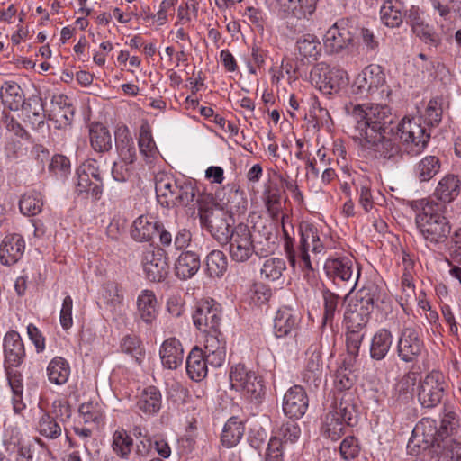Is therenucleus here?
I'll return each instance as SVG.
<instances>
[{
  "label": "nucleus",
  "instance_id": "nucleus-45",
  "mask_svg": "<svg viewBox=\"0 0 461 461\" xmlns=\"http://www.w3.org/2000/svg\"><path fill=\"white\" fill-rule=\"evenodd\" d=\"M263 200L268 214L277 218L283 209V191L276 185H269L263 194Z\"/></svg>",
  "mask_w": 461,
  "mask_h": 461
},
{
  "label": "nucleus",
  "instance_id": "nucleus-28",
  "mask_svg": "<svg viewBox=\"0 0 461 461\" xmlns=\"http://www.w3.org/2000/svg\"><path fill=\"white\" fill-rule=\"evenodd\" d=\"M461 180L458 176L447 174L444 176L435 189V196L443 203H451L460 194Z\"/></svg>",
  "mask_w": 461,
  "mask_h": 461
},
{
  "label": "nucleus",
  "instance_id": "nucleus-39",
  "mask_svg": "<svg viewBox=\"0 0 461 461\" xmlns=\"http://www.w3.org/2000/svg\"><path fill=\"white\" fill-rule=\"evenodd\" d=\"M440 159L437 156L429 155L416 163L414 175L420 182H428L440 171Z\"/></svg>",
  "mask_w": 461,
  "mask_h": 461
},
{
  "label": "nucleus",
  "instance_id": "nucleus-47",
  "mask_svg": "<svg viewBox=\"0 0 461 461\" xmlns=\"http://www.w3.org/2000/svg\"><path fill=\"white\" fill-rule=\"evenodd\" d=\"M139 149L147 163H151L158 156V150L148 125H142L140 130Z\"/></svg>",
  "mask_w": 461,
  "mask_h": 461
},
{
  "label": "nucleus",
  "instance_id": "nucleus-12",
  "mask_svg": "<svg viewBox=\"0 0 461 461\" xmlns=\"http://www.w3.org/2000/svg\"><path fill=\"white\" fill-rule=\"evenodd\" d=\"M230 381L232 388L243 392L251 401L260 402L265 395V386L261 378L242 364L231 367Z\"/></svg>",
  "mask_w": 461,
  "mask_h": 461
},
{
  "label": "nucleus",
  "instance_id": "nucleus-35",
  "mask_svg": "<svg viewBox=\"0 0 461 461\" xmlns=\"http://www.w3.org/2000/svg\"><path fill=\"white\" fill-rule=\"evenodd\" d=\"M0 97L3 104L12 111H17L24 104V94L15 82H5L0 88Z\"/></svg>",
  "mask_w": 461,
  "mask_h": 461
},
{
  "label": "nucleus",
  "instance_id": "nucleus-20",
  "mask_svg": "<svg viewBox=\"0 0 461 461\" xmlns=\"http://www.w3.org/2000/svg\"><path fill=\"white\" fill-rule=\"evenodd\" d=\"M204 351L207 361L213 367H220L223 365L226 357L225 341L220 330L217 332H203Z\"/></svg>",
  "mask_w": 461,
  "mask_h": 461
},
{
  "label": "nucleus",
  "instance_id": "nucleus-55",
  "mask_svg": "<svg viewBox=\"0 0 461 461\" xmlns=\"http://www.w3.org/2000/svg\"><path fill=\"white\" fill-rule=\"evenodd\" d=\"M224 196L221 198L222 205L230 212H240L246 208V200L243 197V192L234 186L223 188Z\"/></svg>",
  "mask_w": 461,
  "mask_h": 461
},
{
  "label": "nucleus",
  "instance_id": "nucleus-33",
  "mask_svg": "<svg viewBox=\"0 0 461 461\" xmlns=\"http://www.w3.org/2000/svg\"><path fill=\"white\" fill-rule=\"evenodd\" d=\"M379 301L384 302V294L375 283L368 282L357 293L356 299L351 302L374 311L375 304Z\"/></svg>",
  "mask_w": 461,
  "mask_h": 461
},
{
  "label": "nucleus",
  "instance_id": "nucleus-9",
  "mask_svg": "<svg viewBox=\"0 0 461 461\" xmlns=\"http://www.w3.org/2000/svg\"><path fill=\"white\" fill-rule=\"evenodd\" d=\"M394 129L406 151L411 156L421 153L430 139V133L421 125L420 118L404 117Z\"/></svg>",
  "mask_w": 461,
  "mask_h": 461
},
{
  "label": "nucleus",
  "instance_id": "nucleus-56",
  "mask_svg": "<svg viewBox=\"0 0 461 461\" xmlns=\"http://www.w3.org/2000/svg\"><path fill=\"white\" fill-rule=\"evenodd\" d=\"M42 198L40 193L30 192L23 195L19 202V208L25 215H36L41 212Z\"/></svg>",
  "mask_w": 461,
  "mask_h": 461
},
{
  "label": "nucleus",
  "instance_id": "nucleus-46",
  "mask_svg": "<svg viewBox=\"0 0 461 461\" xmlns=\"http://www.w3.org/2000/svg\"><path fill=\"white\" fill-rule=\"evenodd\" d=\"M445 99L443 96H437L430 99L423 111H420V119L422 118L427 125L436 126L441 122Z\"/></svg>",
  "mask_w": 461,
  "mask_h": 461
},
{
  "label": "nucleus",
  "instance_id": "nucleus-25",
  "mask_svg": "<svg viewBox=\"0 0 461 461\" xmlns=\"http://www.w3.org/2000/svg\"><path fill=\"white\" fill-rule=\"evenodd\" d=\"M159 355L164 367L176 369L183 363V346L177 339L169 338L162 343Z\"/></svg>",
  "mask_w": 461,
  "mask_h": 461
},
{
  "label": "nucleus",
  "instance_id": "nucleus-2",
  "mask_svg": "<svg viewBox=\"0 0 461 461\" xmlns=\"http://www.w3.org/2000/svg\"><path fill=\"white\" fill-rule=\"evenodd\" d=\"M444 212V204L434 201H426L416 215L417 228L429 245L445 244L451 233V224Z\"/></svg>",
  "mask_w": 461,
  "mask_h": 461
},
{
  "label": "nucleus",
  "instance_id": "nucleus-1",
  "mask_svg": "<svg viewBox=\"0 0 461 461\" xmlns=\"http://www.w3.org/2000/svg\"><path fill=\"white\" fill-rule=\"evenodd\" d=\"M344 110L353 125L352 136L360 142L366 140L374 142L378 135L394 131V116L391 108L385 104L366 105L350 102L345 104Z\"/></svg>",
  "mask_w": 461,
  "mask_h": 461
},
{
  "label": "nucleus",
  "instance_id": "nucleus-58",
  "mask_svg": "<svg viewBox=\"0 0 461 461\" xmlns=\"http://www.w3.org/2000/svg\"><path fill=\"white\" fill-rule=\"evenodd\" d=\"M431 4L439 16L445 21L450 20L451 14H454L456 17L461 18V0H447L446 4L440 0H431Z\"/></svg>",
  "mask_w": 461,
  "mask_h": 461
},
{
  "label": "nucleus",
  "instance_id": "nucleus-26",
  "mask_svg": "<svg viewBox=\"0 0 461 461\" xmlns=\"http://www.w3.org/2000/svg\"><path fill=\"white\" fill-rule=\"evenodd\" d=\"M207 357L202 348L194 347L186 358V372L188 376L196 382L202 381L208 373Z\"/></svg>",
  "mask_w": 461,
  "mask_h": 461
},
{
  "label": "nucleus",
  "instance_id": "nucleus-44",
  "mask_svg": "<svg viewBox=\"0 0 461 461\" xmlns=\"http://www.w3.org/2000/svg\"><path fill=\"white\" fill-rule=\"evenodd\" d=\"M346 426H348V422H344L339 416L328 411L322 420L321 434L332 441H337L345 433Z\"/></svg>",
  "mask_w": 461,
  "mask_h": 461
},
{
  "label": "nucleus",
  "instance_id": "nucleus-22",
  "mask_svg": "<svg viewBox=\"0 0 461 461\" xmlns=\"http://www.w3.org/2000/svg\"><path fill=\"white\" fill-rule=\"evenodd\" d=\"M25 242L19 234L5 236L0 245V261L3 265L11 266L23 255Z\"/></svg>",
  "mask_w": 461,
  "mask_h": 461
},
{
  "label": "nucleus",
  "instance_id": "nucleus-8",
  "mask_svg": "<svg viewBox=\"0 0 461 461\" xmlns=\"http://www.w3.org/2000/svg\"><path fill=\"white\" fill-rule=\"evenodd\" d=\"M327 276L338 286L351 294L360 276V268L348 257L329 258L324 264Z\"/></svg>",
  "mask_w": 461,
  "mask_h": 461
},
{
  "label": "nucleus",
  "instance_id": "nucleus-59",
  "mask_svg": "<svg viewBox=\"0 0 461 461\" xmlns=\"http://www.w3.org/2000/svg\"><path fill=\"white\" fill-rule=\"evenodd\" d=\"M321 356L319 351H313L308 359L306 371L303 375L304 380L316 384L321 381Z\"/></svg>",
  "mask_w": 461,
  "mask_h": 461
},
{
  "label": "nucleus",
  "instance_id": "nucleus-50",
  "mask_svg": "<svg viewBox=\"0 0 461 461\" xmlns=\"http://www.w3.org/2000/svg\"><path fill=\"white\" fill-rule=\"evenodd\" d=\"M205 265L209 276L220 277L228 268L227 257L221 250H212L207 255Z\"/></svg>",
  "mask_w": 461,
  "mask_h": 461
},
{
  "label": "nucleus",
  "instance_id": "nucleus-7",
  "mask_svg": "<svg viewBox=\"0 0 461 461\" xmlns=\"http://www.w3.org/2000/svg\"><path fill=\"white\" fill-rule=\"evenodd\" d=\"M311 80L322 94L330 95L346 87L349 77L343 68L331 67L327 62L321 61L312 69Z\"/></svg>",
  "mask_w": 461,
  "mask_h": 461
},
{
  "label": "nucleus",
  "instance_id": "nucleus-31",
  "mask_svg": "<svg viewBox=\"0 0 461 461\" xmlns=\"http://www.w3.org/2000/svg\"><path fill=\"white\" fill-rule=\"evenodd\" d=\"M159 228V221L148 215H140L132 223L131 238L139 242L149 241Z\"/></svg>",
  "mask_w": 461,
  "mask_h": 461
},
{
  "label": "nucleus",
  "instance_id": "nucleus-61",
  "mask_svg": "<svg viewBox=\"0 0 461 461\" xmlns=\"http://www.w3.org/2000/svg\"><path fill=\"white\" fill-rule=\"evenodd\" d=\"M78 411L85 423L98 424L104 419V411L96 402H84L79 406Z\"/></svg>",
  "mask_w": 461,
  "mask_h": 461
},
{
  "label": "nucleus",
  "instance_id": "nucleus-11",
  "mask_svg": "<svg viewBox=\"0 0 461 461\" xmlns=\"http://www.w3.org/2000/svg\"><path fill=\"white\" fill-rule=\"evenodd\" d=\"M353 29L348 18L338 20L324 35L325 51L330 55L349 53L355 46Z\"/></svg>",
  "mask_w": 461,
  "mask_h": 461
},
{
  "label": "nucleus",
  "instance_id": "nucleus-63",
  "mask_svg": "<svg viewBox=\"0 0 461 461\" xmlns=\"http://www.w3.org/2000/svg\"><path fill=\"white\" fill-rule=\"evenodd\" d=\"M244 16L247 17L253 30L257 31L260 34H263L267 22L266 17L260 9L252 6L247 7L244 13Z\"/></svg>",
  "mask_w": 461,
  "mask_h": 461
},
{
  "label": "nucleus",
  "instance_id": "nucleus-23",
  "mask_svg": "<svg viewBox=\"0 0 461 461\" xmlns=\"http://www.w3.org/2000/svg\"><path fill=\"white\" fill-rule=\"evenodd\" d=\"M375 139L374 142L371 140H366L361 144L372 149L381 158L397 161L402 158L400 146L395 140L386 137V134L378 135Z\"/></svg>",
  "mask_w": 461,
  "mask_h": 461
},
{
  "label": "nucleus",
  "instance_id": "nucleus-40",
  "mask_svg": "<svg viewBox=\"0 0 461 461\" xmlns=\"http://www.w3.org/2000/svg\"><path fill=\"white\" fill-rule=\"evenodd\" d=\"M244 431V425L237 417L230 418L221 435V444L227 448L235 447L242 438Z\"/></svg>",
  "mask_w": 461,
  "mask_h": 461
},
{
  "label": "nucleus",
  "instance_id": "nucleus-38",
  "mask_svg": "<svg viewBox=\"0 0 461 461\" xmlns=\"http://www.w3.org/2000/svg\"><path fill=\"white\" fill-rule=\"evenodd\" d=\"M116 149L121 160L134 163L137 152L132 137L126 127L116 133Z\"/></svg>",
  "mask_w": 461,
  "mask_h": 461
},
{
  "label": "nucleus",
  "instance_id": "nucleus-21",
  "mask_svg": "<svg viewBox=\"0 0 461 461\" xmlns=\"http://www.w3.org/2000/svg\"><path fill=\"white\" fill-rule=\"evenodd\" d=\"M179 184L173 177L165 173L155 176V190L158 201L164 207L176 206V198Z\"/></svg>",
  "mask_w": 461,
  "mask_h": 461
},
{
  "label": "nucleus",
  "instance_id": "nucleus-34",
  "mask_svg": "<svg viewBox=\"0 0 461 461\" xmlns=\"http://www.w3.org/2000/svg\"><path fill=\"white\" fill-rule=\"evenodd\" d=\"M393 344L392 332L387 329L378 330L373 336L370 345V357L374 360H382L388 354Z\"/></svg>",
  "mask_w": 461,
  "mask_h": 461
},
{
  "label": "nucleus",
  "instance_id": "nucleus-30",
  "mask_svg": "<svg viewBox=\"0 0 461 461\" xmlns=\"http://www.w3.org/2000/svg\"><path fill=\"white\" fill-rule=\"evenodd\" d=\"M137 310L140 318L147 324H151L158 316V300L150 290H143L137 298Z\"/></svg>",
  "mask_w": 461,
  "mask_h": 461
},
{
  "label": "nucleus",
  "instance_id": "nucleus-60",
  "mask_svg": "<svg viewBox=\"0 0 461 461\" xmlns=\"http://www.w3.org/2000/svg\"><path fill=\"white\" fill-rule=\"evenodd\" d=\"M121 348L124 353L131 355L137 362L140 363L142 360L144 351L142 343L137 336H125L121 342Z\"/></svg>",
  "mask_w": 461,
  "mask_h": 461
},
{
  "label": "nucleus",
  "instance_id": "nucleus-6",
  "mask_svg": "<svg viewBox=\"0 0 461 461\" xmlns=\"http://www.w3.org/2000/svg\"><path fill=\"white\" fill-rule=\"evenodd\" d=\"M197 203L203 228L209 231L220 244H227L232 230L231 217L222 209L213 207L212 202L211 204H203V198H199Z\"/></svg>",
  "mask_w": 461,
  "mask_h": 461
},
{
  "label": "nucleus",
  "instance_id": "nucleus-24",
  "mask_svg": "<svg viewBox=\"0 0 461 461\" xmlns=\"http://www.w3.org/2000/svg\"><path fill=\"white\" fill-rule=\"evenodd\" d=\"M298 314L289 307L280 308L274 320V332L277 338L292 335L299 327Z\"/></svg>",
  "mask_w": 461,
  "mask_h": 461
},
{
  "label": "nucleus",
  "instance_id": "nucleus-37",
  "mask_svg": "<svg viewBox=\"0 0 461 461\" xmlns=\"http://www.w3.org/2000/svg\"><path fill=\"white\" fill-rule=\"evenodd\" d=\"M403 3L400 0H384L380 8L381 21L388 27H399L403 21Z\"/></svg>",
  "mask_w": 461,
  "mask_h": 461
},
{
  "label": "nucleus",
  "instance_id": "nucleus-32",
  "mask_svg": "<svg viewBox=\"0 0 461 461\" xmlns=\"http://www.w3.org/2000/svg\"><path fill=\"white\" fill-rule=\"evenodd\" d=\"M176 198V206H188L197 199L203 198V204H208V201L212 202V196L211 194H199L196 183L194 180H185L182 184H179Z\"/></svg>",
  "mask_w": 461,
  "mask_h": 461
},
{
  "label": "nucleus",
  "instance_id": "nucleus-14",
  "mask_svg": "<svg viewBox=\"0 0 461 461\" xmlns=\"http://www.w3.org/2000/svg\"><path fill=\"white\" fill-rule=\"evenodd\" d=\"M141 267L143 273L150 282L164 281L169 272V266L165 250L157 247H149L141 256Z\"/></svg>",
  "mask_w": 461,
  "mask_h": 461
},
{
  "label": "nucleus",
  "instance_id": "nucleus-5",
  "mask_svg": "<svg viewBox=\"0 0 461 461\" xmlns=\"http://www.w3.org/2000/svg\"><path fill=\"white\" fill-rule=\"evenodd\" d=\"M385 77L379 65L366 66L351 85V93L359 98L384 100L390 94Z\"/></svg>",
  "mask_w": 461,
  "mask_h": 461
},
{
  "label": "nucleus",
  "instance_id": "nucleus-54",
  "mask_svg": "<svg viewBox=\"0 0 461 461\" xmlns=\"http://www.w3.org/2000/svg\"><path fill=\"white\" fill-rule=\"evenodd\" d=\"M323 317L322 326L332 325L335 315L339 312V296L329 289L322 291Z\"/></svg>",
  "mask_w": 461,
  "mask_h": 461
},
{
  "label": "nucleus",
  "instance_id": "nucleus-16",
  "mask_svg": "<svg viewBox=\"0 0 461 461\" xmlns=\"http://www.w3.org/2000/svg\"><path fill=\"white\" fill-rule=\"evenodd\" d=\"M424 348V341L417 327L405 326L401 330L397 341V353L402 361L406 363L416 361Z\"/></svg>",
  "mask_w": 461,
  "mask_h": 461
},
{
  "label": "nucleus",
  "instance_id": "nucleus-57",
  "mask_svg": "<svg viewBox=\"0 0 461 461\" xmlns=\"http://www.w3.org/2000/svg\"><path fill=\"white\" fill-rule=\"evenodd\" d=\"M300 437L301 429L299 425L294 421H287L281 425L276 435L271 438L278 439L279 442H282V446L284 447L285 444H294L297 442Z\"/></svg>",
  "mask_w": 461,
  "mask_h": 461
},
{
  "label": "nucleus",
  "instance_id": "nucleus-19",
  "mask_svg": "<svg viewBox=\"0 0 461 461\" xmlns=\"http://www.w3.org/2000/svg\"><path fill=\"white\" fill-rule=\"evenodd\" d=\"M329 411L348 422V426H354L357 421V411L353 393H337Z\"/></svg>",
  "mask_w": 461,
  "mask_h": 461
},
{
  "label": "nucleus",
  "instance_id": "nucleus-17",
  "mask_svg": "<svg viewBox=\"0 0 461 461\" xmlns=\"http://www.w3.org/2000/svg\"><path fill=\"white\" fill-rule=\"evenodd\" d=\"M309 406V398L304 388L294 385L289 388L283 397L282 409L285 415L290 419H301Z\"/></svg>",
  "mask_w": 461,
  "mask_h": 461
},
{
  "label": "nucleus",
  "instance_id": "nucleus-62",
  "mask_svg": "<svg viewBox=\"0 0 461 461\" xmlns=\"http://www.w3.org/2000/svg\"><path fill=\"white\" fill-rule=\"evenodd\" d=\"M365 337V331L357 330H347L346 347L348 353L356 357L358 356L361 344Z\"/></svg>",
  "mask_w": 461,
  "mask_h": 461
},
{
  "label": "nucleus",
  "instance_id": "nucleus-36",
  "mask_svg": "<svg viewBox=\"0 0 461 461\" xmlns=\"http://www.w3.org/2000/svg\"><path fill=\"white\" fill-rule=\"evenodd\" d=\"M89 141L93 149L98 153L108 152L113 147L112 135L109 130L100 123L90 126Z\"/></svg>",
  "mask_w": 461,
  "mask_h": 461
},
{
  "label": "nucleus",
  "instance_id": "nucleus-51",
  "mask_svg": "<svg viewBox=\"0 0 461 461\" xmlns=\"http://www.w3.org/2000/svg\"><path fill=\"white\" fill-rule=\"evenodd\" d=\"M25 116L32 120V124L38 126L44 123V109L41 98L38 95H32L24 100V104L21 107Z\"/></svg>",
  "mask_w": 461,
  "mask_h": 461
},
{
  "label": "nucleus",
  "instance_id": "nucleus-18",
  "mask_svg": "<svg viewBox=\"0 0 461 461\" xmlns=\"http://www.w3.org/2000/svg\"><path fill=\"white\" fill-rule=\"evenodd\" d=\"M5 356V367L9 370L11 367H18L25 358V348L23 341L17 331L10 330L5 333L3 339ZM9 373V371H7Z\"/></svg>",
  "mask_w": 461,
  "mask_h": 461
},
{
  "label": "nucleus",
  "instance_id": "nucleus-4",
  "mask_svg": "<svg viewBox=\"0 0 461 461\" xmlns=\"http://www.w3.org/2000/svg\"><path fill=\"white\" fill-rule=\"evenodd\" d=\"M300 245L298 248V251H294L293 249L292 244L289 242L285 243V251L292 267H295L297 258L299 259V265L303 271L312 272L313 270L309 250H312L313 253L318 254L321 253L324 246L322 242L320 240V234L318 228L309 222H303L300 224Z\"/></svg>",
  "mask_w": 461,
  "mask_h": 461
},
{
  "label": "nucleus",
  "instance_id": "nucleus-29",
  "mask_svg": "<svg viewBox=\"0 0 461 461\" xmlns=\"http://www.w3.org/2000/svg\"><path fill=\"white\" fill-rule=\"evenodd\" d=\"M200 257L194 251L182 252L175 264V272L178 278L186 280L193 277L200 269Z\"/></svg>",
  "mask_w": 461,
  "mask_h": 461
},
{
  "label": "nucleus",
  "instance_id": "nucleus-42",
  "mask_svg": "<svg viewBox=\"0 0 461 461\" xmlns=\"http://www.w3.org/2000/svg\"><path fill=\"white\" fill-rule=\"evenodd\" d=\"M47 375L51 384L57 385L65 384L70 375L68 362L61 357H55L47 366Z\"/></svg>",
  "mask_w": 461,
  "mask_h": 461
},
{
  "label": "nucleus",
  "instance_id": "nucleus-53",
  "mask_svg": "<svg viewBox=\"0 0 461 461\" xmlns=\"http://www.w3.org/2000/svg\"><path fill=\"white\" fill-rule=\"evenodd\" d=\"M77 178L76 183V191L81 194L86 193L91 194L95 199H99L103 193V183L92 181L91 176L82 172L80 169L77 171Z\"/></svg>",
  "mask_w": 461,
  "mask_h": 461
},
{
  "label": "nucleus",
  "instance_id": "nucleus-48",
  "mask_svg": "<svg viewBox=\"0 0 461 461\" xmlns=\"http://www.w3.org/2000/svg\"><path fill=\"white\" fill-rule=\"evenodd\" d=\"M322 50V44L313 34H304L296 41V50L302 58H318Z\"/></svg>",
  "mask_w": 461,
  "mask_h": 461
},
{
  "label": "nucleus",
  "instance_id": "nucleus-49",
  "mask_svg": "<svg viewBox=\"0 0 461 461\" xmlns=\"http://www.w3.org/2000/svg\"><path fill=\"white\" fill-rule=\"evenodd\" d=\"M35 429L40 435L48 439H56L60 437L62 433V428L59 421L46 412L41 413Z\"/></svg>",
  "mask_w": 461,
  "mask_h": 461
},
{
  "label": "nucleus",
  "instance_id": "nucleus-10",
  "mask_svg": "<svg viewBox=\"0 0 461 461\" xmlns=\"http://www.w3.org/2000/svg\"><path fill=\"white\" fill-rule=\"evenodd\" d=\"M229 254L232 261L244 263L249 261L254 255H262L268 251L266 249H255V240L248 225L240 223L231 230L230 237L228 239Z\"/></svg>",
  "mask_w": 461,
  "mask_h": 461
},
{
  "label": "nucleus",
  "instance_id": "nucleus-64",
  "mask_svg": "<svg viewBox=\"0 0 461 461\" xmlns=\"http://www.w3.org/2000/svg\"><path fill=\"white\" fill-rule=\"evenodd\" d=\"M134 163H130L123 160L115 161L112 167V176L115 181L126 182L129 180L133 173Z\"/></svg>",
  "mask_w": 461,
  "mask_h": 461
},
{
  "label": "nucleus",
  "instance_id": "nucleus-41",
  "mask_svg": "<svg viewBox=\"0 0 461 461\" xmlns=\"http://www.w3.org/2000/svg\"><path fill=\"white\" fill-rule=\"evenodd\" d=\"M138 408L146 414H155L162 405V396L158 388L149 386L140 393L137 402Z\"/></svg>",
  "mask_w": 461,
  "mask_h": 461
},
{
  "label": "nucleus",
  "instance_id": "nucleus-13",
  "mask_svg": "<svg viewBox=\"0 0 461 461\" xmlns=\"http://www.w3.org/2000/svg\"><path fill=\"white\" fill-rule=\"evenodd\" d=\"M447 384L445 375L439 371H431L418 386V401L423 408L438 406L445 394Z\"/></svg>",
  "mask_w": 461,
  "mask_h": 461
},
{
  "label": "nucleus",
  "instance_id": "nucleus-27",
  "mask_svg": "<svg viewBox=\"0 0 461 461\" xmlns=\"http://www.w3.org/2000/svg\"><path fill=\"white\" fill-rule=\"evenodd\" d=\"M373 311L364 308L363 305L350 302L344 312V322L347 330H365L370 320Z\"/></svg>",
  "mask_w": 461,
  "mask_h": 461
},
{
  "label": "nucleus",
  "instance_id": "nucleus-3",
  "mask_svg": "<svg viewBox=\"0 0 461 461\" xmlns=\"http://www.w3.org/2000/svg\"><path fill=\"white\" fill-rule=\"evenodd\" d=\"M416 436L422 434L423 441L431 446L432 452L438 457L437 461H461V440L452 437L439 438L435 420H422L414 429Z\"/></svg>",
  "mask_w": 461,
  "mask_h": 461
},
{
  "label": "nucleus",
  "instance_id": "nucleus-52",
  "mask_svg": "<svg viewBox=\"0 0 461 461\" xmlns=\"http://www.w3.org/2000/svg\"><path fill=\"white\" fill-rule=\"evenodd\" d=\"M133 447V439L123 429H116L113 434V450L118 456L127 459Z\"/></svg>",
  "mask_w": 461,
  "mask_h": 461
},
{
  "label": "nucleus",
  "instance_id": "nucleus-15",
  "mask_svg": "<svg viewBox=\"0 0 461 461\" xmlns=\"http://www.w3.org/2000/svg\"><path fill=\"white\" fill-rule=\"evenodd\" d=\"M221 308L214 300L197 303L193 313V322L202 332H217L221 323Z\"/></svg>",
  "mask_w": 461,
  "mask_h": 461
},
{
  "label": "nucleus",
  "instance_id": "nucleus-43",
  "mask_svg": "<svg viewBox=\"0 0 461 461\" xmlns=\"http://www.w3.org/2000/svg\"><path fill=\"white\" fill-rule=\"evenodd\" d=\"M286 270V263L280 258H267L260 268V278L267 282L278 281Z\"/></svg>",
  "mask_w": 461,
  "mask_h": 461
}]
</instances>
